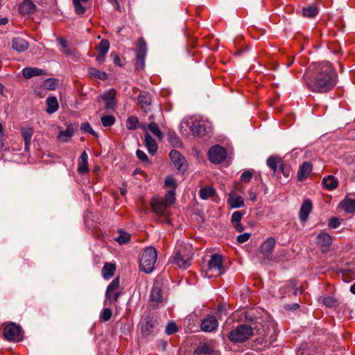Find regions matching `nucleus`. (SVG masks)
Here are the masks:
<instances>
[{"mask_svg": "<svg viewBox=\"0 0 355 355\" xmlns=\"http://www.w3.org/2000/svg\"><path fill=\"white\" fill-rule=\"evenodd\" d=\"M115 119L112 115H107L101 117V122L105 127H108L114 124Z\"/></svg>", "mask_w": 355, "mask_h": 355, "instance_id": "de8ad7c7", "label": "nucleus"}, {"mask_svg": "<svg viewBox=\"0 0 355 355\" xmlns=\"http://www.w3.org/2000/svg\"><path fill=\"white\" fill-rule=\"evenodd\" d=\"M3 336L8 341L20 342L24 337V331L20 325L14 322H5L2 325Z\"/></svg>", "mask_w": 355, "mask_h": 355, "instance_id": "423d86ee", "label": "nucleus"}, {"mask_svg": "<svg viewBox=\"0 0 355 355\" xmlns=\"http://www.w3.org/2000/svg\"><path fill=\"white\" fill-rule=\"evenodd\" d=\"M322 182L324 187L328 191H332L336 189L338 186V180L334 175H331L324 177L322 179Z\"/></svg>", "mask_w": 355, "mask_h": 355, "instance_id": "7c9ffc66", "label": "nucleus"}, {"mask_svg": "<svg viewBox=\"0 0 355 355\" xmlns=\"http://www.w3.org/2000/svg\"><path fill=\"white\" fill-rule=\"evenodd\" d=\"M147 52V44L143 37H140L136 49L135 67L137 70H143L145 67V58Z\"/></svg>", "mask_w": 355, "mask_h": 355, "instance_id": "6e6552de", "label": "nucleus"}, {"mask_svg": "<svg viewBox=\"0 0 355 355\" xmlns=\"http://www.w3.org/2000/svg\"><path fill=\"white\" fill-rule=\"evenodd\" d=\"M58 85V81L54 78H48L44 81V87L49 90H53Z\"/></svg>", "mask_w": 355, "mask_h": 355, "instance_id": "c03bdc74", "label": "nucleus"}, {"mask_svg": "<svg viewBox=\"0 0 355 355\" xmlns=\"http://www.w3.org/2000/svg\"><path fill=\"white\" fill-rule=\"evenodd\" d=\"M279 170L285 178H288L291 176V168L289 165L285 164L283 162L279 165Z\"/></svg>", "mask_w": 355, "mask_h": 355, "instance_id": "09e8293b", "label": "nucleus"}, {"mask_svg": "<svg viewBox=\"0 0 355 355\" xmlns=\"http://www.w3.org/2000/svg\"><path fill=\"white\" fill-rule=\"evenodd\" d=\"M208 278L217 277L225 272L223 266V257L219 254H213L208 261L207 268L202 271Z\"/></svg>", "mask_w": 355, "mask_h": 355, "instance_id": "20e7f679", "label": "nucleus"}, {"mask_svg": "<svg viewBox=\"0 0 355 355\" xmlns=\"http://www.w3.org/2000/svg\"><path fill=\"white\" fill-rule=\"evenodd\" d=\"M313 169L312 164L309 162H304L300 166L297 177L298 181L306 179Z\"/></svg>", "mask_w": 355, "mask_h": 355, "instance_id": "b1692460", "label": "nucleus"}, {"mask_svg": "<svg viewBox=\"0 0 355 355\" xmlns=\"http://www.w3.org/2000/svg\"><path fill=\"white\" fill-rule=\"evenodd\" d=\"M88 171V155L85 151H83L79 157L77 171L80 174H85L87 173Z\"/></svg>", "mask_w": 355, "mask_h": 355, "instance_id": "bb28decb", "label": "nucleus"}, {"mask_svg": "<svg viewBox=\"0 0 355 355\" xmlns=\"http://www.w3.org/2000/svg\"><path fill=\"white\" fill-rule=\"evenodd\" d=\"M339 207L347 213L355 211V193L347 195L339 204Z\"/></svg>", "mask_w": 355, "mask_h": 355, "instance_id": "f3484780", "label": "nucleus"}, {"mask_svg": "<svg viewBox=\"0 0 355 355\" xmlns=\"http://www.w3.org/2000/svg\"><path fill=\"white\" fill-rule=\"evenodd\" d=\"M72 135H58V139L60 142H67L69 140H70L71 137Z\"/></svg>", "mask_w": 355, "mask_h": 355, "instance_id": "052dcab7", "label": "nucleus"}, {"mask_svg": "<svg viewBox=\"0 0 355 355\" xmlns=\"http://www.w3.org/2000/svg\"><path fill=\"white\" fill-rule=\"evenodd\" d=\"M150 300L157 303L162 302L163 300L162 291L159 287H153L150 293Z\"/></svg>", "mask_w": 355, "mask_h": 355, "instance_id": "c9c22d12", "label": "nucleus"}, {"mask_svg": "<svg viewBox=\"0 0 355 355\" xmlns=\"http://www.w3.org/2000/svg\"><path fill=\"white\" fill-rule=\"evenodd\" d=\"M81 130L87 133H95L90 125L87 122L82 123Z\"/></svg>", "mask_w": 355, "mask_h": 355, "instance_id": "bf43d9fd", "label": "nucleus"}, {"mask_svg": "<svg viewBox=\"0 0 355 355\" xmlns=\"http://www.w3.org/2000/svg\"><path fill=\"white\" fill-rule=\"evenodd\" d=\"M164 183L166 187L172 188L171 190L175 191V188L177 187L176 180L171 175H168L166 178Z\"/></svg>", "mask_w": 355, "mask_h": 355, "instance_id": "8fccbe9b", "label": "nucleus"}, {"mask_svg": "<svg viewBox=\"0 0 355 355\" xmlns=\"http://www.w3.org/2000/svg\"><path fill=\"white\" fill-rule=\"evenodd\" d=\"M309 90L325 93L331 90L336 84V73L329 62L313 63L303 76Z\"/></svg>", "mask_w": 355, "mask_h": 355, "instance_id": "f257e3e1", "label": "nucleus"}, {"mask_svg": "<svg viewBox=\"0 0 355 355\" xmlns=\"http://www.w3.org/2000/svg\"><path fill=\"white\" fill-rule=\"evenodd\" d=\"M315 242L318 245L322 248L324 252L332 243L331 236L326 232L321 231L315 238Z\"/></svg>", "mask_w": 355, "mask_h": 355, "instance_id": "a211bd4d", "label": "nucleus"}, {"mask_svg": "<svg viewBox=\"0 0 355 355\" xmlns=\"http://www.w3.org/2000/svg\"><path fill=\"white\" fill-rule=\"evenodd\" d=\"M214 352V347L207 343H200L194 351V354L198 355H210Z\"/></svg>", "mask_w": 355, "mask_h": 355, "instance_id": "cd10ccee", "label": "nucleus"}, {"mask_svg": "<svg viewBox=\"0 0 355 355\" xmlns=\"http://www.w3.org/2000/svg\"><path fill=\"white\" fill-rule=\"evenodd\" d=\"M313 209V205L311 200L309 199L305 200L302 205H301L300 212H299V218L301 221H306L309 217V214L311 213Z\"/></svg>", "mask_w": 355, "mask_h": 355, "instance_id": "5701e85b", "label": "nucleus"}, {"mask_svg": "<svg viewBox=\"0 0 355 355\" xmlns=\"http://www.w3.org/2000/svg\"><path fill=\"white\" fill-rule=\"evenodd\" d=\"M145 146L149 153L155 155L157 150V144L150 135H146Z\"/></svg>", "mask_w": 355, "mask_h": 355, "instance_id": "473e14b6", "label": "nucleus"}, {"mask_svg": "<svg viewBox=\"0 0 355 355\" xmlns=\"http://www.w3.org/2000/svg\"><path fill=\"white\" fill-rule=\"evenodd\" d=\"M109 48L110 42L107 40H102L97 47L98 52L103 54H107Z\"/></svg>", "mask_w": 355, "mask_h": 355, "instance_id": "37998d69", "label": "nucleus"}, {"mask_svg": "<svg viewBox=\"0 0 355 355\" xmlns=\"http://www.w3.org/2000/svg\"><path fill=\"white\" fill-rule=\"evenodd\" d=\"M276 241L274 237L268 238L260 246V253L266 259L270 260L275 246Z\"/></svg>", "mask_w": 355, "mask_h": 355, "instance_id": "2eb2a0df", "label": "nucleus"}, {"mask_svg": "<svg viewBox=\"0 0 355 355\" xmlns=\"http://www.w3.org/2000/svg\"><path fill=\"white\" fill-rule=\"evenodd\" d=\"M268 166L272 171L273 175L276 173L279 165L283 163L282 158L277 155L270 156L266 161Z\"/></svg>", "mask_w": 355, "mask_h": 355, "instance_id": "c756f323", "label": "nucleus"}, {"mask_svg": "<svg viewBox=\"0 0 355 355\" xmlns=\"http://www.w3.org/2000/svg\"><path fill=\"white\" fill-rule=\"evenodd\" d=\"M130 239V234L126 232L120 230L119 236L115 239L116 241L120 245L128 243Z\"/></svg>", "mask_w": 355, "mask_h": 355, "instance_id": "58836bf2", "label": "nucleus"}, {"mask_svg": "<svg viewBox=\"0 0 355 355\" xmlns=\"http://www.w3.org/2000/svg\"><path fill=\"white\" fill-rule=\"evenodd\" d=\"M151 206L153 207V211L159 216H164L168 207V205L166 204L164 200L157 198L152 199Z\"/></svg>", "mask_w": 355, "mask_h": 355, "instance_id": "aec40b11", "label": "nucleus"}, {"mask_svg": "<svg viewBox=\"0 0 355 355\" xmlns=\"http://www.w3.org/2000/svg\"><path fill=\"white\" fill-rule=\"evenodd\" d=\"M318 12V10L315 6H308L302 9V15L306 17H314Z\"/></svg>", "mask_w": 355, "mask_h": 355, "instance_id": "ea45409f", "label": "nucleus"}, {"mask_svg": "<svg viewBox=\"0 0 355 355\" xmlns=\"http://www.w3.org/2000/svg\"><path fill=\"white\" fill-rule=\"evenodd\" d=\"M148 122H140L137 116H130L127 119L126 127L130 130H135L140 128L144 133H162L157 123L154 121V116L150 115L148 117Z\"/></svg>", "mask_w": 355, "mask_h": 355, "instance_id": "f03ea898", "label": "nucleus"}, {"mask_svg": "<svg viewBox=\"0 0 355 355\" xmlns=\"http://www.w3.org/2000/svg\"><path fill=\"white\" fill-rule=\"evenodd\" d=\"M88 74L91 78L102 80H105L108 78V76L105 72L101 71L94 67H89L88 69Z\"/></svg>", "mask_w": 355, "mask_h": 355, "instance_id": "f704fd0d", "label": "nucleus"}, {"mask_svg": "<svg viewBox=\"0 0 355 355\" xmlns=\"http://www.w3.org/2000/svg\"><path fill=\"white\" fill-rule=\"evenodd\" d=\"M252 178V173L250 171H245L242 173L240 180L243 182H249Z\"/></svg>", "mask_w": 355, "mask_h": 355, "instance_id": "5fc2aeb1", "label": "nucleus"}, {"mask_svg": "<svg viewBox=\"0 0 355 355\" xmlns=\"http://www.w3.org/2000/svg\"><path fill=\"white\" fill-rule=\"evenodd\" d=\"M322 302L327 307H334L336 306V300L331 296H327L322 298Z\"/></svg>", "mask_w": 355, "mask_h": 355, "instance_id": "603ef678", "label": "nucleus"}, {"mask_svg": "<svg viewBox=\"0 0 355 355\" xmlns=\"http://www.w3.org/2000/svg\"><path fill=\"white\" fill-rule=\"evenodd\" d=\"M57 41L62 47L61 52L67 55H71V51L68 48L67 41L62 37H58Z\"/></svg>", "mask_w": 355, "mask_h": 355, "instance_id": "a19ab883", "label": "nucleus"}, {"mask_svg": "<svg viewBox=\"0 0 355 355\" xmlns=\"http://www.w3.org/2000/svg\"><path fill=\"white\" fill-rule=\"evenodd\" d=\"M250 237V234L249 233H244L242 234H240L237 236L236 241L239 243H243L246 242Z\"/></svg>", "mask_w": 355, "mask_h": 355, "instance_id": "4d7b16f0", "label": "nucleus"}, {"mask_svg": "<svg viewBox=\"0 0 355 355\" xmlns=\"http://www.w3.org/2000/svg\"><path fill=\"white\" fill-rule=\"evenodd\" d=\"M296 286L295 280H291L289 284L286 286L288 289H294Z\"/></svg>", "mask_w": 355, "mask_h": 355, "instance_id": "0e129e2a", "label": "nucleus"}, {"mask_svg": "<svg viewBox=\"0 0 355 355\" xmlns=\"http://www.w3.org/2000/svg\"><path fill=\"white\" fill-rule=\"evenodd\" d=\"M169 157L178 171H185L187 169V162L185 157L178 150H173L169 153Z\"/></svg>", "mask_w": 355, "mask_h": 355, "instance_id": "ddd939ff", "label": "nucleus"}, {"mask_svg": "<svg viewBox=\"0 0 355 355\" xmlns=\"http://www.w3.org/2000/svg\"><path fill=\"white\" fill-rule=\"evenodd\" d=\"M225 305L220 304L217 307V312L218 313H222L225 310Z\"/></svg>", "mask_w": 355, "mask_h": 355, "instance_id": "338daca9", "label": "nucleus"}, {"mask_svg": "<svg viewBox=\"0 0 355 355\" xmlns=\"http://www.w3.org/2000/svg\"><path fill=\"white\" fill-rule=\"evenodd\" d=\"M116 92L114 89H110L103 92L100 97L105 101V108L107 110L114 111L116 107Z\"/></svg>", "mask_w": 355, "mask_h": 355, "instance_id": "4468645a", "label": "nucleus"}, {"mask_svg": "<svg viewBox=\"0 0 355 355\" xmlns=\"http://www.w3.org/2000/svg\"><path fill=\"white\" fill-rule=\"evenodd\" d=\"M215 194L216 191L212 187H206L199 191V196L203 200H207Z\"/></svg>", "mask_w": 355, "mask_h": 355, "instance_id": "e433bc0d", "label": "nucleus"}, {"mask_svg": "<svg viewBox=\"0 0 355 355\" xmlns=\"http://www.w3.org/2000/svg\"><path fill=\"white\" fill-rule=\"evenodd\" d=\"M46 111L49 114H52L56 112L59 107L58 101L55 96H50L46 99Z\"/></svg>", "mask_w": 355, "mask_h": 355, "instance_id": "72a5a7b5", "label": "nucleus"}, {"mask_svg": "<svg viewBox=\"0 0 355 355\" xmlns=\"http://www.w3.org/2000/svg\"><path fill=\"white\" fill-rule=\"evenodd\" d=\"M178 330L177 324L173 322H171L166 325L165 331L168 335H171L176 333Z\"/></svg>", "mask_w": 355, "mask_h": 355, "instance_id": "3c124183", "label": "nucleus"}, {"mask_svg": "<svg viewBox=\"0 0 355 355\" xmlns=\"http://www.w3.org/2000/svg\"><path fill=\"white\" fill-rule=\"evenodd\" d=\"M157 259V252L155 248L150 246L145 248L139 260L140 270L146 273L152 272Z\"/></svg>", "mask_w": 355, "mask_h": 355, "instance_id": "7ed1b4c3", "label": "nucleus"}, {"mask_svg": "<svg viewBox=\"0 0 355 355\" xmlns=\"http://www.w3.org/2000/svg\"><path fill=\"white\" fill-rule=\"evenodd\" d=\"M227 204L232 209L243 207L245 205L243 198L234 191L229 193Z\"/></svg>", "mask_w": 355, "mask_h": 355, "instance_id": "6ab92c4d", "label": "nucleus"}, {"mask_svg": "<svg viewBox=\"0 0 355 355\" xmlns=\"http://www.w3.org/2000/svg\"><path fill=\"white\" fill-rule=\"evenodd\" d=\"M250 199L252 201H255L257 199V195L254 192L250 191L249 193Z\"/></svg>", "mask_w": 355, "mask_h": 355, "instance_id": "69168bd1", "label": "nucleus"}, {"mask_svg": "<svg viewBox=\"0 0 355 355\" xmlns=\"http://www.w3.org/2000/svg\"><path fill=\"white\" fill-rule=\"evenodd\" d=\"M300 305L297 303H293L292 304H286L284 306V309L286 310L295 311L299 309Z\"/></svg>", "mask_w": 355, "mask_h": 355, "instance_id": "680f3d73", "label": "nucleus"}, {"mask_svg": "<svg viewBox=\"0 0 355 355\" xmlns=\"http://www.w3.org/2000/svg\"><path fill=\"white\" fill-rule=\"evenodd\" d=\"M168 141L173 146L180 147L182 146V141L178 135H168Z\"/></svg>", "mask_w": 355, "mask_h": 355, "instance_id": "a18cd8bd", "label": "nucleus"}, {"mask_svg": "<svg viewBox=\"0 0 355 355\" xmlns=\"http://www.w3.org/2000/svg\"><path fill=\"white\" fill-rule=\"evenodd\" d=\"M253 335V329L248 324H241L231 330L228 334V339L234 343H243Z\"/></svg>", "mask_w": 355, "mask_h": 355, "instance_id": "39448f33", "label": "nucleus"}, {"mask_svg": "<svg viewBox=\"0 0 355 355\" xmlns=\"http://www.w3.org/2000/svg\"><path fill=\"white\" fill-rule=\"evenodd\" d=\"M227 155L226 149L219 145L213 146L207 153L209 160L215 164L223 162L227 157Z\"/></svg>", "mask_w": 355, "mask_h": 355, "instance_id": "1a4fd4ad", "label": "nucleus"}, {"mask_svg": "<svg viewBox=\"0 0 355 355\" xmlns=\"http://www.w3.org/2000/svg\"><path fill=\"white\" fill-rule=\"evenodd\" d=\"M213 130V125L209 120L193 119L192 133H209Z\"/></svg>", "mask_w": 355, "mask_h": 355, "instance_id": "f8f14e48", "label": "nucleus"}, {"mask_svg": "<svg viewBox=\"0 0 355 355\" xmlns=\"http://www.w3.org/2000/svg\"><path fill=\"white\" fill-rule=\"evenodd\" d=\"M175 192L174 190H170L165 194L164 198L162 199V200H164V202L169 206L175 202Z\"/></svg>", "mask_w": 355, "mask_h": 355, "instance_id": "79ce46f5", "label": "nucleus"}, {"mask_svg": "<svg viewBox=\"0 0 355 355\" xmlns=\"http://www.w3.org/2000/svg\"><path fill=\"white\" fill-rule=\"evenodd\" d=\"M119 277L114 279L107 287L105 292V299L110 304L115 303L121 295L119 291Z\"/></svg>", "mask_w": 355, "mask_h": 355, "instance_id": "9d476101", "label": "nucleus"}, {"mask_svg": "<svg viewBox=\"0 0 355 355\" xmlns=\"http://www.w3.org/2000/svg\"><path fill=\"white\" fill-rule=\"evenodd\" d=\"M138 102L144 112H147L150 110L152 102L150 94L146 92H141L138 96Z\"/></svg>", "mask_w": 355, "mask_h": 355, "instance_id": "4be33fe9", "label": "nucleus"}, {"mask_svg": "<svg viewBox=\"0 0 355 355\" xmlns=\"http://www.w3.org/2000/svg\"><path fill=\"white\" fill-rule=\"evenodd\" d=\"M218 326V320L214 315H207L202 320L200 324V328L205 332H211L216 329Z\"/></svg>", "mask_w": 355, "mask_h": 355, "instance_id": "dca6fc26", "label": "nucleus"}, {"mask_svg": "<svg viewBox=\"0 0 355 355\" xmlns=\"http://www.w3.org/2000/svg\"><path fill=\"white\" fill-rule=\"evenodd\" d=\"M157 324V321L149 315L142 318L140 322L141 334L144 336L153 334L156 331Z\"/></svg>", "mask_w": 355, "mask_h": 355, "instance_id": "9b49d317", "label": "nucleus"}, {"mask_svg": "<svg viewBox=\"0 0 355 355\" xmlns=\"http://www.w3.org/2000/svg\"><path fill=\"white\" fill-rule=\"evenodd\" d=\"M137 157L142 162H148V157L146 154L141 150H137L136 152Z\"/></svg>", "mask_w": 355, "mask_h": 355, "instance_id": "6e6d98bb", "label": "nucleus"}, {"mask_svg": "<svg viewBox=\"0 0 355 355\" xmlns=\"http://www.w3.org/2000/svg\"><path fill=\"white\" fill-rule=\"evenodd\" d=\"M245 213V211H236L232 215L231 222L238 232H241L244 230L243 225L241 223V220Z\"/></svg>", "mask_w": 355, "mask_h": 355, "instance_id": "393cba45", "label": "nucleus"}, {"mask_svg": "<svg viewBox=\"0 0 355 355\" xmlns=\"http://www.w3.org/2000/svg\"><path fill=\"white\" fill-rule=\"evenodd\" d=\"M36 9L37 6L32 0H24L19 6V12L23 15L33 14Z\"/></svg>", "mask_w": 355, "mask_h": 355, "instance_id": "412c9836", "label": "nucleus"}, {"mask_svg": "<svg viewBox=\"0 0 355 355\" xmlns=\"http://www.w3.org/2000/svg\"><path fill=\"white\" fill-rule=\"evenodd\" d=\"M12 49L17 52H24L28 49V43L21 37H15L12 42Z\"/></svg>", "mask_w": 355, "mask_h": 355, "instance_id": "c85d7f7f", "label": "nucleus"}, {"mask_svg": "<svg viewBox=\"0 0 355 355\" xmlns=\"http://www.w3.org/2000/svg\"><path fill=\"white\" fill-rule=\"evenodd\" d=\"M23 140L24 142V148L26 152H29L31 142L32 139V135H22Z\"/></svg>", "mask_w": 355, "mask_h": 355, "instance_id": "864d4df0", "label": "nucleus"}, {"mask_svg": "<svg viewBox=\"0 0 355 355\" xmlns=\"http://www.w3.org/2000/svg\"><path fill=\"white\" fill-rule=\"evenodd\" d=\"M192 257V252L189 249L180 248L173 256V260L180 268L185 269L191 265Z\"/></svg>", "mask_w": 355, "mask_h": 355, "instance_id": "0eeeda50", "label": "nucleus"}, {"mask_svg": "<svg viewBox=\"0 0 355 355\" xmlns=\"http://www.w3.org/2000/svg\"><path fill=\"white\" fill-rule=\"evenodd\" d=\"M116 266L112 263H105L102 269L103 277L107 280L110 279L114 274Z\"/></svg>", "mask_w": 355, "mask_h": 355, "instance_id": "2f4dec72", "label": "nucleus"}, {"mask_svg": "<svg viewBox=\"0 0 355 355\" xmlns=\"http://www.w3.org/2000/svg\"><path fill=\"white\" fill-rule=\"evenodd\" d=\"M193 127V118L184 119L181 121L179 125V131L181 133L187 132L188 131L192 132Z\"/></svg>", "mask_w": 355, "mask_h": 355, "instance_id": "4c0bfd02", "label": "nucleus"}, {"mask_svg": "<svg viewBox=\"0 0 355 355\" xmlns=\"http://www.w3.org/2000/svg\"><path fill=\"white\" fill-rule=\"evenodd\" d=\"M114 63L116 65H120V58L118 55H116L114 58Z\"/></svg>", "mask_w": 355, "mask_h": 355, "instance_id": "774afa93", "label": "nucleus"}, {"mask_svg": "<svg viewBox=\"0 0 355 355\" xmlns=\"http://www.w3.org/2000/svg\"><path fill=\"white\" fill-rule=\"evenodd\" d=\"M340 223L339 222L338 219L337 218H331L329 220L328 226L330 228L335 229L339 226Z\"/></svg>", "mask_w": 355, "mask_h": 355, "instance_id": "13d9d810", "label": "nucleus"}, {"mask_svg": "<svg viewBox=\"0 0 355 355\" xmlns=\"http://www.w3.org/2000/svg\"><path fill=\"white\" fill-rule=\"evenodd\" d=\"M106 54H103L102 53H99V54L96 56V60L99 64H101L104 62Z\"/></svg>", "mask_w": 355, "mask_h": 355, "instance_id": "e2e57ef3", "label": "nucleus"}, {"mask_svg": "<svg viewBox=\"0 0 355 355\" xmlns=\"http://www.w3.org/2000/svg\"><path fill=\"white\" fill-rule=\"evenodd\" d=\"M112 315V311L109 308H105L103 310L100 318L103 322H107L110 320Z\"/></svg>", "mask_w": 355, "mask_h": 355, "instance_id": "49530a36", "label": "nucleus"}, {"mask_svg": "<svg viewBox=\"0 0 355 355\" xmlns=\"http://www.w3.org/2000/svg\"><path fill=\"white\" fill-rule=\"evenodd\" d=\"M22 76L26 79H29L34 76H45L46 75L44 69L37 67H26L21 71Z\"/></svg>", "mask_w": 355, "mask_h": 355, "instance_id": "a878e982", "label": "nucleus"}]
</instances>
